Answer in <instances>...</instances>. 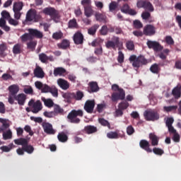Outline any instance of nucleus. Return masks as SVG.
<instances>
[{
  "label": "nucleus",
  "mask_w": 181,
  "mask_h": 181,
  "mask_svg": "<svg viewBox=\"0 0 181 181\" xmlns=\"http://www.w3.org/2000/svg\"><path fill=\"white\" fill-rule=\"evenodd\" d=\"M149 139L151 141L152 146H156L158 145L159 140L158 139V136L155 133L149 134Z\"/></svg>",
  "instance_id": "31"
},
{
  "label": "nucleus",
  "mask_w": 181,
  "mask_h": 181,
  "mask_svg": "<svg viewBox=\"0 0 181 181\" xmlns=\"http://www.w3.org/2000/svg\"><path fill=\"white\" fill-rule=\"evenodd\" d=\"M128 107H129V103L127 102V100L122 101L118 105V108L123 111H124V110H127Z\"/></svg>",
  "instance_id": "43"
},
{
  "label": "nucleus",
  "mask_w": 181,
  "mask_h": 181,
  "mask_svg": "<svg viewBox=\"0 0 181 181\" xmlns=\"http://www.w3.org/2000/svg\"><path fill=\"white\" fill-rule=\"evenodd\" d=\"M146 45L148 49H153L154 52H159V42L156 41L148 40Z\"/></svg>",
  "instance_id": "23"
},
{
  "label": "nucleus",
  "mask_w": 181,
  "mask_h": 181,
  "mask_svg": "<svg viewBox=\"0 0 181 181\" xmlns=\"http://www.w3.org/2000/svg\"><path fill=\"white\" fill-rule=\"evenodd\" d=\"M13 148H16V146L13 143L10 144L8 146H2L0 147L2 152H10Z\"/></svg>",
  "instance_id": "38"
},
{
  "label": "nucleus",
  "mask_w": 181,
  "mask_h": 181,
  "mask_svg": "<svg viewBox=\"0 0 181 181\" xmlns=\"http://www.w3.org/2000/svg\"><path fill=\"white\" fill-rule=\"evenodd\" d=\"M129 60V62H132L133 67H136V69H139L142 66H146L149 63V60L146 59L144 55H139V57L132 55Z\"/></svg>",
  "instance_id": "3"
},
{
  "label": "nucleus",
  "mask_w": 181,
  "mask_h": 181,
  "mask_svg": "<svg viewBox=\"0 0 181 181\" xmlns=\"http://www.w3.org/2000/svg\"><path fill=\"white\" fill-rule=\"evenodd\" d=\"M8 101L9 104L13 105V98L16 97V94L19 93V86L18 85H11L8 87Z\"/></svg>",
  "instance_id": "7"
},
{
  "label": "nucleus",
  "mask_w": 181,
  "mask_h": 181,
  "mask_svg": "<svg viewBox=\"0 0 181 181\" xmlns=\"http://www.w3.org/2000/svg\"><path fill=\"white\" fill-rule=\"evenodd\" d=\"M57 85L62 90H69L70 88V83L64 78H59L57 81Z\"/></svg>",
  "instance_id": "19"
},
{
  "label": "nucleus",
  "mask_w": 181,
  "mask_h": 181,
  "mask_svg": "<svg viewBox=\"0 0 181 181\" xmlns=\"http://www.w3.org/2000/svg\"><path fill=\"white\" fill-rule=\"evenodd\" d=\"M58 49L62 50H66L70 47V41L69 40H62L61 42L57 45Z\"/></svg>",
  "instance_id": "24"
},
{
  "label": "nucleus",
  "mask_w": 181,
  "mask_h": 181,
  "mask_svg": "<svg viewBox=\"0 0 181 181\" xmlns=\"http://www.w3.org/2000/svg\"><path fill=\"white\" fill-rule=\"evenodd\" d=\"M39 60L41 61V63L47 62V55L45 53H41L39 54Z\"/></svg>",
  "instance_id": "56"
},
{
  "label": "nucleus",
  "mask_w": 181,
  "mask_h": 181,
  "mask_svg": "<svg viewBox=\"0 0 181 181\" xmlns=\"http://www.w3.org/2000/svg\"><path fill=\"white\" fill-rule=\"evenodd\" d=\"M121 12L123 13H128L129 11V6L127 4H124L120 8Z\"/></svg>",
  "instance_id": "60"
},
{
  "label": "nucleus",
  "mask_w": 181,
  "mask_h": 181,
  "mask_svg": "<svg viewBox=\"0 0 181 181\" xmlns=\"http://www.w3.org/2000/svg\"><path fill=\"white\" fill-rule=\"evenodd\" d=\"M117 8H118V4L117 3V1H112L109 4L110 12H114V11L117 9Z\"/></svg>",
  "instance_id": "52"
},
{
  "label": "nucleus",
  "mask_w": 181,
  "mask_h": 181,
  "mask_svg": "<svg viewBox=\"0 0 181 181\" xmlns=\"http://www.w3.org/2000/svg\"><path fill=\"white\" fill-rule=\"evenodd\" d=\"M133 23L135 29H141V28L144 27V25L142 24V23L139 20H135Z\"/></svg>",
  "instance_id": "59"
},
{
  "label": "nucleus",
  "mask_w": 181,
  "mask_h": 181,
  "mask_svg": "<svg viewBox=\"0 0 181 181\" xmlns=\"http://www.w3.org/2000/svg\"><path fill=\"white\" fill-rule=\"evenodd\" d=\"M139 146L141 148V149H144L146 151V152H148V153H152V148H151V144H149V141L142 139L139 142Z\"/></svg>",
  "instance_id": "18"
},
{
  "label": "nucleus",
  "mask_w": 181,
  "mask_h": 181,
  "mask_svg": "<svg viewBox=\"0 0 181 181\" xmlns=\"http://www.w3.org/2000/svg\"><path fill=\"white\" fill-rule=\"evenodd\" d=\"M42 13L45 15H47L48 16H50V18L52 19V21H56L57 19H59V11L56 10V8L53 7H46L42 10Z\"/></svg>",
  "instance_id": "6"
},
{
  "label": "nucleus",
  "mask_w": 181,
  "mask_h": 181,
  "mask_svg": "<svg viewBox=\"0 0 181 181\" xmlns=\"http://www.w3.org/2000/svg\"><path fill=\"white\" fill-rule=\"evenodd\" d=\"M84 13L87 18H90L93 15V8H91V6L84 7Z\"/></svg>",
  "instance_id": "44"
},
{
  "label": "nucleus",
  "mask_w": 181,
  "mask_h": 181,
  "mask_svg": "<svg viewBox=\"0 0 181 181\" xmlns=\"http://www.w3.org/2000/svg\"><path fill=\"white\" fill-rule=\"evenodd\" d=\"M121 42H119V38L117 36H113L112 40H109L105 42V46L107 49H113L116 50L117 47H119Z\"/></svg>",
  "instance_id": "10"
},
{
  "label": "nucleus",
  "mask_w": 181,
  "mask_h": 181,
  "mask_svg": "<svg viewBox=\"0 0 181 181\" xmlns=\"http://www.w3.org/2000/svg\"><path fill=\"white\" fill-rule=\"evenodd\" d=\"M98 28H100V25L95 24L91 28H88V35H90L91 36H94V35L97 33V30L98 29Z\"/></svg>",
  "instance_id": "40"
},
{
  "label": "nucleus",
  "mask_w": 181,
  "mask_h": 181,
  "mask_svg": "<svg viewBox=\"0 0 181 181\" xmlns=\"http://www.w3.org/2000/svg\"><path fill=\"white\" fill-rule=\"evenodd\" d=\"M98 131V129H97V127L93 126V125H88L84 127V132L86 134H88V135L91 134H95Z\"/></svg>",
  "instance_id": "26"
},
{
  "label": "nucleus",
  "mask_w": 181,
  "mask_h": 181,
  "mask_svg": "<svg viewBox=\"0 0 181 181\" xmlns=\"http://www.w3.org/2000/svg\"><path fill=\"white\" fill-rule=\"evenodd\" d=\"M28 33H30L32 40H33L34 37L35 39H42L43 38V33L42 31L35 29V28H29L28 30Z\"/></svg>",
  "instance_id": "15"
},
{
  "label": "nucleus",
  "mask_w": 181,
  "mask_h": 181,
  "mask_svg": "<svg viewBox=\"0 0 181 181\" xmlns=\"http://www.w3.org/2000/svg\"><path fill=\"white\" fill-rule=\"evenodd\" d=\"M66 73V69L63 67H57L54 69V76L57 77V76H63Z\"/></svg>",
  "instance_id": "34"
},
{
  "label": "nucleus",
  "mask_w": 181,
  "mask_h": 181,
  "mask_svg": "<svg viewBox=\"0 0 181 181\" xmlns=\"http://www.w3.org/2000/svg\"><path fill=\"white\" fill-rule=\"evenodd\" d=\"M37 18V11L33 8H30L26 13L25 20L23 21V25H30V22L36 21Z\"/></svg>",
  "instance_id": "5"
},
{
  "label": "nucleus",
  "mask_w": 181,
  "mask_h": 181,
  "mask_svg": "<svg viewBox=\"0 0 181 181\" xmlns=\"http://www.w3.org/2000/svg\"><path fill=\"white\" fill-rule=\"evenodd\" d=\"M8 22L9 25H11V26H18L19 25V20L16 18H13L11 17L8 20Z\"/></svg>",
  "instance_id": "50"
},
{
  "label": "nucleus",
  "mask_w": 181,
  "mask_h": 181,
  "mask_svg": "<svg viewBox=\"0 0 181 181\" xmlns=\"http://www.w3.org/2000/svg\"><path fill=\"white\" fill-rule=\"evenodd\" d=\"M150 71H151V73H153L154 74H158V73H159V65H158L157 64H153L150 67Z\"/></svg>",
  "instance_id": "51"
},
{
  "label": "nucleus",
  "mask_w": 181,
  "mask_h": 181,
  "mask_svg": "<svg viewBox=\"0 0 181 181\" xmlns=\"http://www.w3.org/2000/svg\"><path fill=\"white\" fill-rule=\"evenodd\" d=\"M43 115L46 117V118H53L54 117H56V115L54 112H44Z\"/></svg>",
  "instance_id": "63"
},
{
  "label": "nucleus",
  "mask_w": 181,
  "mask_h": 181,
  "mask_svg": "<svg viewBox=\"0 0 181 181\" xmlns=\"http://www.w3.org/2000/svg\"><path fill=\"white\" fill-rule=\"evenodd\" d=\"M33 74L37 78H45V71L43 69L37 65L33 71Z\"/></svg>",
  "instance_id": "21"
},
{
  "label": "nucleus",
  "mask_w": 181,
  "mask_h": 181,
  "mask_svg": "<svg viewBox=\"0 0 181 181\" xmlns=\"http://www.w3.org/2000/svg\"><path fill=\"white\" fill-rule=\"evenodd\" d=\"M54 114L55 117L57 115H64V109L60 107L59 105H54Z\"/></svg>",
  "instance_id": "29"
},
{
  "label": "nucleus",
  "mask_w": 181,
  "mask_h": 181,
  "mask_svg": "<svg viewBox=\"0 0 181 181\" xmlns=\"http://www.w3.org/2000/svg\"><path fill=\"white\" fill-rule=\"evenodd\" d=\"M64 98L68 101H71V100H76V93H66L63 95Z\"/></svg>",
  "instance_id": "41"
},
{
  "label": "nucleus",
  "mask_w": 181,
  "mask_h": 181,
  "mask_svg": "<svg viewBox=\"0 0 181 181\" xmlns=\"http://www.w3.org/2000/svg\"><path fill=\"white\" fill-rule=\"evenodd\" d=\"M125 136L124 134H120L119 130H116L115 132H110L107 134V137L109 139H118V138H124Z\"/></svg>",
  "instance_id": "22"
},
{
  "label": "nucleus",
  "mask_w": 181,
  "mask_h": 181,
  "mask_svg": "<svg viewBox=\"0 0 181 181\" xmlns=\"http://www.w3.org/2000/svg\"><path fill=\"white\" fill-rule=\"evenodd\" d=\"M95 107V100H88L86 101L83 109L88 114H93L94 112V107Z\"/></svg>",
  "instance_id": "13"
},
{
  "label": "nucleus",
  "mask_w": 181,
  "mask_h": 181,
  "mask_svg": "<svg viewBox=\"0 0 181 181\" xmlns=\"http://www.w3.org/2000/svg\"><path fill=\"white\" fill-rule=\"evenodd\" d=\"M84 112L81 110H72L67 115V119L71 124H80L81 121L78 117H83Z\"/></svg>",
  "instance_id": "4"
},
{
  "label": "nucleus",
  "mask_w": 181,
  "mask_h": 181,
  "mask_svg": "<svg viewBox=\"0 0 181 181\" xmlns=\"http://www.w3.org/2000/svg\"><path fill=\"white\" fill-rule=\"evenodd\" d=\"M169 53H170V50L169 49H163V46L159 45V57L163 60V62H160L159 66H165V64L168 63L166 59L168 56H169Z\"/></svg>",
  "instance_id": "8"
},
{
  "label": "nucleus",
  "mask_w": 181,
  "mask_h": 181,
  "mask_svg": "<svg viewBox=\"0 0 181 181\" xmlns=\"http://www.w3.org/2000/svg\"><path fill=\"white\" fill-rule=\"evenodd\" d=\"M118 57H117V62L118 63H124V53L122 52L119 51L118 52Z\"/></svg>",
  "instance_id": "64"
},
{
  "label": "nucleus",
  "mask_w": 181,
  "mask_h": 181,
  "mask_svg": "<svg viewBox=\"0 0 181 181\" xmlns=\"http://www.w3.org/2000/svg\"><path fill=\"white\" fill-rule=\"evenodd\" d=\"M165 42L168 45V46H173V45H175V40H173L170 35L165 36Z\"/></svg>",
  "instance_id": "49"
},
{
  "label": "nucleus",
  "mask_w": 181,
  "mask_h": 181,
  "mask_svg": "<svg viewBox=\"0 0 181 181\" xmlns=\"http://www.w3.org/2000/svg\"><path fill=\"white\" fill-rule=\"evenodd\" d=\"M134 133H135V129H134V127H132V125H129L127 127V135H132Z\"/></svg>",
  "instance_id": "61"
},
{
  "label": "nucleus",
  "mask_w": 181,
  "mask_h": 181,
  "mask_svg": "<svg viewBox=\"0 0 181 181\" xmlns=\"http://www.w3.org/2000/svg\"><path fill=\"white\" fill-rule=\"evenodd\" d=\"M52 39H54V40H60V39H63V33L62 31L54 33L52 34Z\"/></svg>",
  "instance_id": "48"
},
{
  "label": "nucleus",
  "mask_w": 181,
  "mask_h": 181,
  "mask_svg": "<svg viewBox=\"0 0 181 181\" xmlns=\"http://www.w3.org/2000/svg\"><path fill=\"white\" fill-rule=\"evenodd\" d=\"M23 52V45L21 43L16 44L13 47V54H21Z\"/></svg>",
  "instance_id": "28"
},
{
  "label": "nucleus",
  "mask_w": 181,
  "mask_h": 181,
  "mask_svg": "<svg viewBox=\"0 0 181 181\" xmlns=\"http://www.w3.org/2000/svg\"><path fill=\"white\" fill-rule=\"evenodd\" d=\"M84 98V93L81 90L76 91V93H75V100L76 101H81L83 98Z\"/></svg>",
  "instance_id": "47"
},
{
  "label": "nucleus",
  "mask_w": 181,
  "mask_h": 181,
  "mask_svg": "<svg viewBox=\"0 0 181 181\" xmlns=\"http://www.w3.org/2000/svg\"><path fill=\"white\" fill-rule=\"evenodd\" d=\"M126 47L128 50H134L135 49V45L134 44V41H127L126 42Z\"/></svg>",
  "instance_id": "55"
},
{
  "label": "nucleus",
  "mask_w": 181,
  "mask_h": 181,
  "mask_svg": "<svg viewBox=\"0 0 181 181\" xmlns=\"http://www.w3.org/2000/svg\"><path fill=\"white\" fill-rule=\"evenodd\" d=\"M23 8V3L22 1L15 2L13 6V11H22Z\"/></svg>",
  "instance_id": "39"
},
{
  "label": "nucleus",
  "mask_w": 181,
  "mask_h": 181,
  "mask_svg": "<svg viewBox=\"0 0 181 181\" xmlns=\"http://www.w3.org/2000/svg\"><path fill=\"white\" fill-rule=\"evenodd\" d=\"M100 33L102 36H107L108 35V27L107 25H103L100 30Z\"/></svg>",
  "instance_id": "53"
},
{
  "label": "nucleus",
  "mask_w": 181,
  "mask_h": 181,
  "mask_svg": "<svg viewBox=\"0 0 181 181\" xmlns=\"http://www.w3.org/2000/svg\"><path fill=\"white\" fill-rule=\"evenodd\" d=\"M75 45H83L84 43V35L80 31H77L73 36Z\"/></svg>",
  "instance_id": "16"
},
{
  "label": "nucleus",
  "mask_w": 181,
  "mask_h": 181,
  "mask_svg": "<svg viewBox=\"0 0 181 181\" xmlns=\"http://www.w3.org/2000/svg\"><path fill=\"white\" fill-rule=\"evenodd\" d=\"M28 106L32 107L33 110H31V112L33 114H37L40 111H42V109L43 108L42 107V102L40 100H37L35 102V100L31 99L28 102Z\"/></svg>",
  "instance_id": "9"
},
{
  "label": "nucleus",
  "mask_w": 181,
  "mask_h": 181,
  "mask_svg": "<svg viewBox=\"0 0 181 181\" xmlns=\"http://www.w3.org/2000/svg\"><path fill=\"white\" fill-rule=\"evenodd\" d=\"M96 21L98 22H103V23H107V16L103 13H96L95 14Z\"/></svg>",
  "instance_id": "35"
},
{
  "label": "nucleus",
  "mask_w": 181,
  "mask_h": 181,
  "mask_svg": "<svg viewBox=\"0 0 181 181\" xmlns=\"http://www.w3.org/2000/svg\"><path fill=\"white\" fill-rule=\"evenodd\" d=\"M98 122L102 125V127H107V128H111V124H110V122L106 120L104 118H99L98 119Z\"/></svg>",
  "instance_id": "42"
},
{
  "label": "nucleus",
  "mask_w": 181,
  "mask_h": 181,
  "mask_svg": "<svg viewBox=\"0 0 181 181\" xmlns=\"http://www.w3.org/2000/svg\"><path fill=\"white\" fill-rule=\"evenodd\" d=\"M15 100L18 101V105L23 106L26 103V95L25 93H20L13 98V103H15Z\"/></svg>",
  "instance_id": "20"
},
{
  "label": "nucleus",
  "mask_w": 181,
  "mask_h": 181,
  "mask_svg": "<svg viewBox=\"0 0 181 181\" xmlns=\"http://www.w3.org/2000/svg\"><path fill=\"white\" fill-rule=\"evenodd\" d=\"M14 144H16V145H21L23 148L25 145H28V139L25 138L14 139Z\"/></svg>",
  "instance_id": "36"
},
{
  "label": "nucleus",
  "mask_w": 181,
  "mask_h": 181,
  "mask_svg": "<svg viewBox=\"0 0 181 181\" xmlns=\"http://www.w3.org/2000/svg\"><path fill=\"white\" fill-rule=\"evenodd\" d=\"M136 6L139 8H143L149 12H153V6L148 1L139 0L136 3Z\"/></svg>",
  "instance_id": "12"
},
{
  "label": "nucleus",
  "mask_w": 181,
  "mask_h": 181,
  "mask_svg": "<svg viewBox=\"0 0 181 181\" xmlns=\"http://www.w3.org/2000/svg\"><path fill=\"white\" fill-rule=\"evenodd\" d=\"M3 139L4 141L12 139V131L11 129L3 132Z\"/></svg>",
  "instance_id": "45"
},
{
  "label": "nucleus",
  "mask_w": 181,
  "mask_h": 181,
  "mask_svg": "<svg viewBox=\"0 0 181 181\" xmlns=\"http://www.w3.org/2000/svg\"><path fill=\"white\" fill-rule=\"evenodd\" d=\"M36 42L34 41H30V42H28L27 44V47L28 49H30V50H32V52H33V50H35V49H36Z\"/></svg>",
  "instance_id": "58"
},
{
  "label": "nucleus",
  "mask_w": 181,
  "mask_h": 181,
  "mask_svg": "<svg viewBox=\"0 0 181 181\" xmlns=\"http://www.w3.org/2000/svg\"><path fill=\"white\" fill-rule=\"evenodd\" d=\"M89 86V93H97L100 91V87H98V83L95 81H91L88 83Z\"/></svg>",
  "instance_id": "25"
},
{
  "label": "nucleus",
  "mask_w": 181,
  "mask_h": 181,
  "mask_svg": "<svg viewBox=\"0 0 181 181\" xmlns=\"http://www.w3.org/2000/svg\"><path fill=\"white\" fill-rule=\"evenodd\" d=\"M94 53L96 54V56H101L103 54V47L100 45L99 47L95 48Z\"/></svg>",
  "instance_id": "62"
},
{
  "label": "nucleus",
  "mask_w": 181,
  "mask_h": 181,
  "mask_svg": "<svg viewBox=\"0 0 181 181\" xmlns=\"http://www.w3.org/2000/svg\"><path fill=\"white\" fill-rule=\"evenodd\" d=\"M144 117L146 121H156L158 119L157 112L152 110H146Z\"/></svg>",
  "instance_id": "11"
},
{
  "label": "nucleus",
  "mask_w": 181,
  "mask_h": 181,
  "mask_svg": "<svg viewBox=\"0 0 181 181\" xmlns=\"http://www.w3.org/2000/svg\"><path fill=\"white\" fill-rule=\"evenodd\" d=\"M44 104L45 107L48 108H52V107H54L55 104L52 99H44Z\"/></svg>",
  "instance_id": "46"
},
{
  "label": "nucleus",
  "mask_w": 181,
  "mask_h": 181,
  "mask_svg": "<svg viewBox=\"0 0 181 181\" xmlns=\"http://www.w3.org/2000/svg\"><path fill=\"white\" fill-rule=\"evenodd\" d=\"M23 149L24 152H26L29 155H32L33 152H35V147L29 144V142L28 141V144H25L23 147Z\"/></svg>",
  "instance_id": "32"
},
{
  "label": "nucleus",
  "mask_w": 181,
  "mask_h": 181,
  "mask_svg": "<svg viewBox=\"0 0 181 181\" xmlns=\"http://www.w3.org/2000/svg\"><path fill=\"white\" fill-rule=\"evenodd\" d=\"M143 32L146 36H153L156 33V28L152 25H147L144 28Z\"/></svg>",
  "instance_id": "17"
},
{
  "label": "nucleus",
  "mask_w": 181,
  "mask_h": 181,
  "mask_svg": "<svg viewBox=\"0 0 181 181\" xmlns=\"http://www.w3.org/2000/svg\"><path fill=\"white\" fill-rule=\"evenodd\" d=\"M58 141L59 142H62V144H64V142H67L69 141V136L64 132H62L58 134L57 135Z\"/></svg>",
  "instance_id": "30"
},
{
  "label": "nucleus",
  "mask_w": 181,
  "mask_h": 181,
  "mask_svg": "<svg viewBox=\"0 0 181 181\" xmlns=\"http://www.w3.org/2000/svg\"><path fill=\"white\" fill-rule=\"evenodd\" d=\"M175 100H179L181 97V86L175 87L171 93Z\"/></svg>",
  "instance_id": "27"
},
{
  "label": "nucleus",
  "mask_w": 181,
  "mask_h": 181,
  "mask_svg": "<svg viewBox=\"0 0 181 181\" xmlns=\"http://www.w3.org/2000/svg\"><path fill=\"white\" fill-rule=\"evenodd\" d=\"M35 86L37 90H41L42 93H50L53 97H59V89L55 86H49L39 81L35 82Z\"/></svg>",
  "instance_id": "1"
},
{
  "label": "nucleus",
  "mask_w": 181,
  "mask_h": 181,
  "mask_svg": "<svg viewBox=\"0 0 181 181\" xmlns=\"http://www.w3.org/2000/svg\"><path fill=\"white\" fill-rule=\"evenodd\" d=\"M42 127L44 129V132L47 135H54L56 131L53 129V125L49 122H44L42 123Z\"/></svg>",
  "instance_id": "14"
},
{
  "label": "nucleus",
  "mask_w": 181,
  "mask_h": 181,
  "mask_svg": "<svg viewBox=\"0 0 181 181\" xmlns=\"http://www.w3.org/2000/svg\"><path fill=\"white\" fill-rule=\"evenodd\" d=\"M112 90L115 91L112 94L111 100L113 103H115L118 100H125V90L122 88H119V86L117 84H113L112 86Z\"/></svg>",
  "instance_id": "2"
},
{
  "label": "nucleus",
  "mask_w": 181,
  "mask_h": 181,
  "mask_svg": "<svg viewBox=\"0 0 181 181\" xmlns=\"http://www.w3.org/2000/svg\"><path fill=\"white\" fill-rule=\"evenodd\" d=\"M163 108L166 112H170L172 111H176L177 110V105L165 106Z\"/></svg>",
  "instance_id": "54"
},
{
  "label": "nucleus",
  "mask_w": 181,
  "mask_h": 181,
  "mask_svg": "<svg viewBox=\"0 0 181 181\" xmlns=\"http://www.w3.org/2000/svg\"><path fill=\"white\" fill-rule=\"evenodd\" d=\"M10 18H11V14L7 11L4 10L1 12V18L4 20L6 19V21H9Z\"/></svg>",
  "instance_id": "57"
},
{
  "label": "nucleus",
  "mask_w": 181,
  "mask_h": 181,
  "mask_svg": "<svg viewBox=\"0 0 181 181\" xmlns=\"http://www.w3.org/2000/svg\"><path fill=\"white\" fill-rule=\"evenodd\" d=\"M69 29H78V23H77V20L73 18L70 20L68 23Z\"/></svg>",
  "instance_id": "33"
},
{
  "label": "nucleus",
  "mask_w": 181,
  "mask_h": 181,
  "mask_svg": "<svg viewBox=\"0 0 181 181\" xmlns=\"http://www.w3.org/2000/svg\"><path fill=\"white\" fill-rule=\"evenodd\" d=\"M20 39L23 43L28 42V40H33L30 33H25L20 37Z\"/></svg>",
  "instance_id": "37"
}]
</instances>
